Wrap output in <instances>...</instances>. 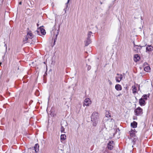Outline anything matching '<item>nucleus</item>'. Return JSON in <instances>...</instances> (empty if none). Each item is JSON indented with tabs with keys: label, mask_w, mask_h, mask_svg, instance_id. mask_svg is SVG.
<instances>
[{
	"label": "nucleus",
	"mask_w": 153,
	"mask_h": 153,
	"mask_svg": "<svg viewBox=\"0 0 153 153\" xmlns=\"http://www.w3.org/2000/svg\"><path fill=\"white\" fill-rule=\"evenodd\" d=\"M91 121H98L99 119V114L96 111L94 112L91 117Z\"/></svg>",
	"instance_id": "obj_1"
},
{
	"label": "nucleus",
	"mask_w": 153,
	"mask_h": 153,
	"mask_svg": "<svg viewBox=\"0 0 153 153\" xmlns=\"http://www.w3.org/2000/svg\"><path fill=\"white\" fill-rule=\"evenodd\" d=\"M134 112L135 113V114L136 116H140L142 115L143 113V110L141 108L138 107L135 109Z\"/></svg>",
	"instance_id": "obj_2"
},
{
	"label": "nucleus",
	"mask_w": 153,
	"mask_h": 153,
	"mask_svg": "<svg viewBox=\"0 0 153 153\" xmlns=\"http://www.w3.org/2000/svg\"><path fill=\"white\" fill-rule=\"evenodd\" d=\"M114 141H109L107 144V147L108 149L110 150H111L113 149L114 147Z\"/></svg>",
	"instance_id": "obj_3"
},
{
	"label": "nucleus",
	"mask_w": 153,
	"mask_h": 153,
	"mask_svg": "<svg viewBox=\"0 0 153 153\" xmlns=\"http://www.w3.org/2000/svg\"><path fill=\"white\" fill-rule=\"evenodd\" d=\"M39 145L38 144H36L33 147L30 148L29 149L32 150H34L35 153H37L39 151Z\"/></svg>",
	"instance_id": "obj_4"
},
{
	"label": "nucleus",
	"mask_w": 153,
	"mask_h": 153,
	"mask_svg": "<svg viewBox=\"0 0 153 153\" xmlns=\"http://www.w3.org/2000/svg\"><path fill=\"white\" fill-rule=\"evenodd\" d=\"M91 101L89 98L85 99L83 103V106H84L85 105L88 106L90 104H91Z\"/></svg>",
	"instance_id": "obj_5"
},
{
	"label": "nucleus",
	"mask_w": 153,
	"mask_h": 153,
	"mask_svg": "<svg viewBox=\"0 0 153 153\" xmlns=\"http://www.w3.org/2000/svg\"><path fill=\"white\" fill-rule=\"evenodd\" d=\"M27 30H28L27 31V36L30 39H31L33 37V35L32 33V31L31 30H30L28 28H27Z\"/></svg>",
	"instance_id": "obj_6"
},
{
	"label": "nucleus",
	"mask_w": 153,
	"mask_h": 153,
	"mask_svg": "<svg viewBox=\"0 0 153 153\" xmlns=\"http://www.w3.org/2000/svg\"><path fill=\"white\" fill-rule=\"evenodd\" d=\"M144 46H139V47H133V50L136 53L140 52V51L142 48Z\"/></svg>",
	"instance_id": "obj_7"
},
{
	"label": "nucleus",
	"mask_w": 153,
	"mask_h": 153,
	"mask_svg": "<svg viewBox=\"0 0 153 153\" xmlns=\"http://www.w3.org/2000/svg\"><path fill=\"white\" fill-rule=\"evenodd\" d=\"M44 27L43 26H41L39 28H38V30L39 29L40 30V31L42 34L43 35H45V34L46 32L45 30L42 28V27Z\"/></svg>",
	"instance_id": "obj_8"
},
{
	"label": "nucleus",
	"mask_w": 153,
	"mask_h": 153,
	"mask_svg": "<svg viewBox=\"0 0 153 153\" xmlns=\"http://www.w3.org/2000/svg\"><path fill=\"white\" fill-rule=\"evenodd\" d=\"M139 103L141 106H144L146 104L145 100L142 98H141L139 99Z\"/></svg>",
	"instance_id": "obj_9"
},
{
	"label": "nucleus",
	"mask_w": 153,
	"mask_h": 153,
	"mask_svg": "<svg viewBox=\"0 0 153 153\" xmlns=\"http://www.w3.org/2000/svg\"><path fill=\"white\" fill-rule=\"evenodd\" d=\"M153 47L151 45H148L146 48V52H150L153 50Z\"/></svg>",
	"instance_id": "obj_10"
},
{
	"label": "nucleus",
	"mask_w": 153,
	"mask_h": 153,
	"mask_svg": "<svg viewBox=\"0 0 153 153\" xmlns=\"http://www.w3.org/2000/svg\"><path fill=\"white\" fill-rule=\"evenodd\" d=\"M84 42L85 43V46H87L89 44L91 43V40L90 39L87 38L86 40Z\"/></svg>",
	"instance_id": "obj_11"
},
{
	"label": "nucleus",
	"mask_w": 153,
	"mask_h": 153,
	"mask_svg": "<svg viewBox=\"0 0 153 153\" xmlns=\"http://www.w3.org/2000/svg\"><path fill=\"white\" fill-rule=\"evenodd\" d=\"M115 88L117 91H121L122 89V87L121 85L117 84L115 85Z\"/></svg>",
	"instance_id": "obj_12"
},
{
	"label": "nucleus",
	"mask_w": 153,
	"mask_h": 153,
	"mask_svg": "<svg viewBox=\"0 0 153 153\" xmlns=\"http://www.w3.org/2000/svg\"><path fill=\"white\" fill-rule=\"evenodd\" d=\"M123 79V76L122 74H120L119 77H116V80L117 82H119Z\"/></svg>",
	"instance_id": "obj_13"
},
{
	"label": "nucleus",
	"mask_w": 153,
	"mask_h": 153,
	"mask_svg": "<svg viewBox=\"0 0 153 153\" xmlns=\"http://www.w3.org/2000/svg\"><path fill=\"white\" fill-rule=\"evenodd\" d=\"M134 59L135 62H137L138 61H139L140 59V57L138 54H135L134 55Z\"/></svg>",
	"instance_id": "obj_14"
},
{
	"label": "nucleus",
	"mask_w": 153,
	"mask_h": 153,
	"mask_svg": "<svg viewBox=\"0 0 153 153\" xmlns=\"http://www.w3.org/2000/svg\"><path fill=\"white\" fill-rule=\"evenodd\" d=\"M129 133L130 136L131 137H135L136 136L134 132L133 131L132 129H131V131H129Z\"/></svg>",
	"instance_id": "obj_15"
},
{
	"label": "nucleus",
	"mask_w": 153,
	"mask_h": 153,
	"mask_svg": "<svg viewBox=\"0 0 153 153\" xmlns=\"http://www.w3.org/2000/svg\"><path fill=\"white\" fill-rule=\"evenodd\" d=\"M137 123L134 121L131 123V126L133 128H136L137 127Z\"/></svg>",
	"instance_id": "obj_16"
},
{
	"label": "nucleus",
	"mask_w": 153,
	"mask_h": 153,
	"mask_svg": "<svg viewBox=\"0 0 153 153\" xmlns=\"http://www.w3.org/2000/svg\"><path fill=\"white\" fill-rule=\"evenodd\" d=\"M61 126L66 127L68 125L66 121L65 120L62 121L61 122Z\"/></svg>",
	"instance_id": "obj_17"
},
{
	"label": "nucleus",
	"mask_w": 153,
	"mask_h": 153,
	"mask_svg": "<svg viewBox=\"0 0 153 153\" xmlns=\"http://www.w3.org/2000/svg\"><path fill=\"white\" fill-rule=\"evenodd\" d=\"M66 136L65 134H61L60 136L61 140L64 141L66 139Z\"/></svg>",
	"instance_id": "obj_18"
},
{
	"label": "nucleus",
	"mask_w": 153,
	"mask_h": 153,
	"mask_svg": "<svg viewBox=\"0 0 153 153\" xmlns=\"http://www.w3.org/2000/svg\"><path fill=\"white\" fill-rule=\"evenodd\" d=\"M132 88H133L132 89V93L134 94H135L137 92V89L135 86H133L132 87Z\"/></svg>",
	"instance_id": "obj_19"
},
{
	"label": "nucleus",
	"mask_w": 153,
	"mask_h": 153,
	"mask_svg": "<svg viewBox=\"0 0 153 153\" xmlns=\"http://www.w3.org/2000/svg\"><path fill=\"white\" fill-rule=\"evenodd\" d=\"M149 95H150L149 94L148 95L147 94H144L142 96V98H143L144 100H146L147 99V97H149Z\"/></svg>",
	"instance_id": "obj_20"
},
{
	"label": "nucleus",
	"mask_w": 153,
	"mask_h": 153,
	"mask_svg": "<svg viewBox=\"0 0 153 153\" xmlns=\"http://www.w3.org/2000/svg\"><path fill=\"white\" fill-rule=\"evenodd\" d=\"M131 138L132 140V142H133V144H134L135 143L137 139V138L136 136L135 137H131Z\"/></svg>",
	"instance_id": "obj_21"
},
{
	"label": "nucleus",
	"mask_w": 153,
	"mask_h": 153,
	"mask_svg": "<svg viewBox=\"0 0 153 153\" xmlns=\"http://www.w3.org/2000/svg\"><path fill=\"white\" fill-rule=\"evenodd\" d=\"M150 69V67L149 66L146 67L144 68L145 71L147 72H149Z\"/></svg>",
	"instance_id": "obj_22"
},
{
	"label": "nucleus",
	"mask_w": 153,
	"mask_h": 153,
	"mask_svg": "<svg viewBox=\"0 0 153 153\" xmlns=\"http://www.w3.org/2000/svg\"><path fill=\"white\" fill-rule=\"evenodd\" d=\"M106 117H111V115L110 113H109V112L107 111L105 113V115Z\"/></svg>",
	"instance_id": "obj_23"
},
{
	"label": "nucleus",
	"mask_w": 153,
	"mask_h": 153,
	"mask_svg": "<svg viewBox=\"0 0 153 153\" xmlns=\"http://www.w3.org/2000/svg\"><path fill=\"white\" fill-rule=\"evenodd\" d=\"M115 132L113 134V136H114L117 132H118V134H119L120 133V129L119 128H115Z\"/></svg>",
	"instance_id": "obj_24"
},
{
	"label": "nucleus",
	"mask_w": 153,
	"mask_h": 153,
	"mask_svg": "<svg viewBox=\"0 0 153 153\" xmlns=\"http://www.w3.org/2000/svg\"><path fill=\"white\" fill-rule=\"evenodd\" d=\"M28 38H29L27 36H25V37L24 38L23 40V42L24 43L27 42V41L28 40Z\"/></svg>",
	"instance_id": "obj_25"
},
{
	"label": "nucleus",
	"mask_w": 153,
	"mask_h": 153,
	"mask_svg": "<svg viewBox=\"0 0 153 153\" xmlns=\"http://www.w3.org/2000/svg\"><path fill=\"white\" fill-rule=\"evenodd\" d=\"M98 121H91L92 122H93V126H96L98 123Z\"/></svg>",
	"instance_id": "obj_26"
},
{
	"label": "nucleus",
	"mask_w": 153,
	"mask_h": 153,
	"mask_svg": "<svg viewBox=\"0 0 153 153\" xmlns=\"http://www.w3.org/2000/svg\"><path fill=\"white\" fill-rule=\"evenodd\" d=\"M92 33L91 32V31L89 32L88 34L87 38L90 39V37H91V35Z\"/></svg>",
	"instance_id": "obj_27"
},
{
	"label": "nucleus",
	"mask_w": 153,
	"mask_h": 153,
	"mask_svg": "<svg viewBox=\"0 0 153 153\" xmlns=\"http://www.w3.org/2000/svg\"><path fill=\"white\" fill-rule=\"evenodd\" d=\"M61 126V132H64V131H65V128H64V126Z\"/></svg>",
	"instance_id": "obj_28"
},
{
	"label": "nucleus",
	"mask_w": 153,
	"mask_h": 153,
	"mask_svg": "<svg viewBox=\"0 0 153 153\" xmlns=\"http://www.w3.org/2000/svg\"><path fill=\"white\" fill-rule=\"evenodd\" d=\"M47 66H46V70L45 72V73L44 75V77L45 76H46L47 75Z\"/></svg>",
	"instance_id": "obj_29"
},
{
	"label": "nucleus",
	"mask_w": 153,
	"mask_h": 153,
	"mask_svg": "<svg viewBox=\"0 0 153 153\" xmlns=\"http://www.w3.org/2000/svg\"><path fill=\"white\" fill-rule=\"evenodd\" d=\"M91 66L90 65H88L87 70L88 71L90 70L91 69Z\"/></svg>",
	"instance_id": "obj_30"
},
{
	"label": "nucleus",
	"mask_w": 153,
	"mask_h": 153,
	"mask_svg": "<svg viewBox=\"0 0 153 153\" xmlns=\"http://www.w3.org/2000/svg\"><path fill=\"white\" fill-rule=\"evenodd\" d=\"M38 35H40V31L38 30H37L35 32Z\"/></svg>",
	"instance_id": "obj_31"
},
{
	"label": "nucleus",
	"mask_w": 153,
	"mask_h": 153,
	"mask_svg": "<svg viewBox=\"0 0 153 153\" xmlns=\"http://www.w3.org/2000/svg\"><path fill=\"white\" fill-rule=\"evenodd\" d=\"M70 1V0H68L67 2L66 3V6L67 7V8H68V4Z\"/></svg>",
	"instance_id": "obj_32"
},
{
	"label": "nucleus",
	"mask_w": 153,
	"mask_h": 153,
	"mask_svg": "<svg viewBox=\"0 0 153 153\" xmlns=\"http://www.w3.org/2000/svg\"><path fill=\"white\" fill-rule=\"evenodd\" d=\"M57 37H56L55 36V38H54V44H53L54 45H55V42H56V39H57Z\"/></svg>",
	"instance_id": "obj_33"
},
{
	"label": "nucleus",
	"mask_w": 153,
	"mask_h": 153,
	"mask_svg": "<svg viewBox=\"0 0 153 153\" xmlns=\"http://www.w3.org/2000/svg\"><path fill=\"white\" fill-rule=\"evenodd\" d=\"M59 29H58L57 31V34L56 35V37H57V36L59 34Z\"/></svg>",
	"instance_id": "obj_34"
},
{
	"label": "nucleus",
	"mask_w": 153,
	"mask_h": 153,
	"mask_svg": "<svg viewBox=\"0 0 153 153\" xmlns=\"http://www.w3.org/2000/svg\"><path fill=\"white\" fill-rule=\"evenodd\" d=\"M133 44H134V47H139V46H138V45H135V43H134V42H133Z\"/></svg>",
	"instance_id": "obj_35"
},
{
	"label": "nucleus",
	"mask_w": 153,
	"mask_h": 153,
	"mask_svg": "<svg viewBox=\"0 0 153 153\" xmlns=\"http://www.w3.org/2000/svg\"><path fill=\"white\" fill-rule=\"evenodd\" d=\"M134 120H137V117L136 116H134L133 118Z\"/></svg>",
	"instance_id": "obj_36"
},
{
	"label": "nucleus",
	"mask_w": 153,
	"mask_h": 153,
	"mask_svg": "<svg viewBox=\"0 0 153 153\" xmlns=\"http://www.w3.org/2000/svg\"><path fill=\"white\" fill-rule=\"evenodd\" d=\"M4 46L5 47H6V51H7V46L6 44H4Z\"/></svg>",
	"instance_id": "obj_37"
},
{
	"label": "nucleus",
	"mask_w": 153,
	"mask_h": 153,
	"mask_svg": "<svg viewBox=\"0 0 153 153\" xmlns=\"http://www.w3.org/2000/svg\"><path fill=\"white\" fill-rule=\"evenodd\" d=\"M67 7H66L64 9V10L65 11V13H66V10H67Z\"/></svg>",
	"instance_id": "obj_38"
},
{
	"label": "nucleus",
	"mask_w": 153,
	"mask_h": 153,
	"mask_svg": "<svg viewBox=\"0 0 153 153\" xmlns=\"http://www.w3.org/2000/svg\"><path fill=\"white\" fill-rule=\"evenodd\" d=\"M124 88L126 89V91L128 90V87H125Z\"/></svg>",
	"instance_id": "obj_39"
},
{
	"label": "nucleus",
	"mask_w": 153,
	"mask_h": 153,
	"mask_svg": "<svg viewBox=\"0 0 153 153\" xmlns=\"http://www.w3.org/2000/svg\"><path fill=\"white\" fill-rule=\"evenodd\" d=\"M109 84L110 85H111L112 84V82L110 80H109Z\"/></svg>",
	"instance_id": "obj_40"
},
{
	"label": "nucleus",
	"mask_w": 153,
	"mask_h": 153,
	"mask_svg": "<svg viewBox=\"0 0 153 153\" xmlns=\"http://www.w3.org/2000/svg\"><path fill=\"white\" fill-rule=\"evenodd\" d=\"M122 95V94H119V95H118L117 96V97H119L121 95Z\"/></svg>",
	"instance_id": "obj_41"
},
{
	"label": "nucleus",
	"mask_w": 153,
	"mask_h": 153,
	"mask_svg": "<svg viewBox=\"0 0 153 153\" xmlns=\"http://www.w3.org/2000/svg\"><path fill=\"white\" fill-rule=\"evenodd\" d=\"M133 131H134V133L135 132H137V131H136V130H135V129H133Z\"/></svg>",
	"instance_id": "obj_42"
},
{
	"label": "nucleus",
	"mask_w": 153,
	"mask_h": 153,
	"mask_svg": "<svg viewBox=\"0 0 153 153\" xmlns=\"http://www.w3.org/2000/svg\"><path fill=\"white\" fill-rule=\"evenodd\" d=\"M141 19L142 20H143V17L142 16L141 17Z\"/></svg>",
	"instance_id": "obj_43"
},
{
	"label": "nucleus",
	"mask_w": 153,
	"mask_h": 153,
	"mask_svg": "<svg viewBox=\"0 0 153 153\" xmlns=\"http://www.w3.org/2000/svg\"><path fill=\"white\" fill-rule=\"evenodd\" d=\"M120 74H117V75H119L120 76Z\"/></svg>",
	"instance_id": "obj_44"
},
{
	"label": "nucleus",
	"mask_w": 153,
	"mask_h": 153,
	"mask_svg": "<svg viewBox=\"0 0 153 153\" xmlns=\"http://www.w3.org/2000/svg\"><path fill=\"white\" fill-rule=\"evenodd\" d=\"M100 3L101 4H102V3L101 1H100Z\"/></svg>",
	"instance_id": "obj_45"
},
{
	"label": "nucleus",
	"mask_w": 153,
	"mask_h": 153,
	"mask_svg": "<svg viewBox=\"0 0 153 153\" xmlns=\"http://www.w3.org/2000/svg\"><path fill=\"white\" fill-rule=\"evenodd\" d=\"M39 24H37V27H38L39 26Z\"/></svg>",
	"instance_id": "obj_46"
},
{
	"label": "nucleus",
	"mask_w": 153,
	"mask_h": 153,
	"mask_svg": "<svg viewBox=\"0 0 153 153\" xmlns=\"http://www.w3.org/2000/svg\"><path fill=\"white\" fill-rule=\"evenodd\" d=\"M19 4H22V2H19Z\"/></svg>",
	"instance_id": "obj_47"
},
{
	"label": "nucleus",
	"mask_w": 153,
	"mask_h": 153,
	"mask_svg": "<svg viewBox=\"0 0 153 153\" xmlns=\"http://www.w3.org/2000/svg\"><path fill=\"white\" fill-rule=\"evenodd\" d=\"M111 121H112V120H113V121H114V120L113 119H112V118H111Z\"/></svg>",
	"instance_id": "obj_48"
},
{
	"label": "nucleus",
	"mask_w": 153,
	"mask_h": 153,
	"mask_svg": "<svg viewBox=\"0 0 153 153\" xmlns=\"http://www.w3.org/2000/svg\"><path fill=\"white\" fill-rule=\"evenodd\" d=\"M1 62H0V65H1Z\"/></svg>",
	"instance_id": "obj_49"
},
{
	"label": "nucleus",
	"mask_w": 153,
	"mask_h": 153,
	"mask_svg": "<svg viewBox=\"0 0 153 153\" xmlns=\"http://www.w3.org/2000/svg\"><path fill=\"white\" fill-rule=\"evenodd\" d=\"M147 64V63H146L145 64Z\"/></svg>",
	"instance_id": "obj_50"
},
{
	"label": "nucleus",
	"mask_w": 153,
	"mask_h": 153,
	"mask_svg": "<svg viewBox=\"0 0 153 153\" xmlns=\"http://www.w3.org/2000/svg\"><path fill=\"white\" fill-rule=\"evenodd\" d=\"M147 64V63H146L145 64Z\"/></svg>",
	"instance_id": "obj_51"
},
{
	"label": "nucleus",
	"mask_w": 153,
	"mask_h": 153,
	"mask_svg": "<svg viewBox=\"0 0 153 153\" xmlns=\"http://www.w3.org/2000/svg\"><path fill=\"white\" fill-rule=\"evenodd\" d=\"M139 88H140V87L139 86Z\"/></svg>",
	"instance_id": "obj_52"
}]
</instances>
